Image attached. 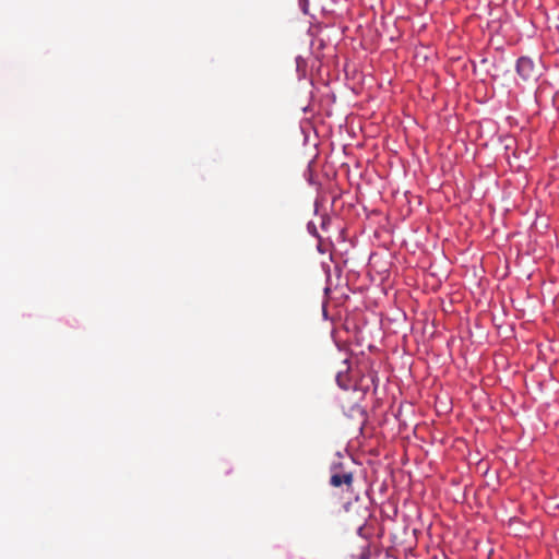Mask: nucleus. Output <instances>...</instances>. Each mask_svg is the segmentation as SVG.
<instances>
[{
	"label": "nucleus",
	"mask_w": 559,
	"mask_h": 559,
	"mask_svg": "<svg viewBox=\"0 0 559 559\" xmlns=\"http://www.w3.org/2000/svg\"><path fill=\"white\" fill-rule=\"evenodd\" d=\"M353 483H354V475L352 472L348 471H341L336 467H333L332 474L330 477V485L340 488L345 487L346 491L352 492L353 491Z\"/></svg>",
	"instance_id": "obj_1"
},
{
	"label": "nucleus",
	"mask_w": 559,
	"mask_h": 559,
	"mask_svg": "<svg viewBox=\"0 0 559 559\" xmlns=\"http://www.w3.org/2000/svg\"><path fill=\"white\" fill-rule=\"evenodd\" d=\"M336 382L342 389H347V377L343 373V371H338L336 374Z\"/></svg>",
	"instance_id": "obj_3"
},
{
	"label": "nucleus",
	"mask_w": 559,
	"mask_h": 559,
	"mask_svg": "<svg viewBox=\"0 0 559 559\" xmlns=\"http://www.w3.org/2000/svg\"><path fill=\"white\" fill-rule=\"evenodd\" d=\"M516 72L523 81H534L537 78V70L532 59L527 57L519 58L516 62Z\"/></svg>",
	"instance_id": "obj_2"
}]
</instances>
